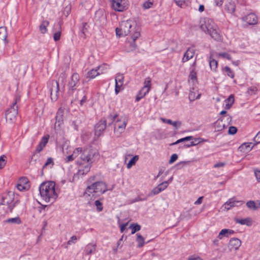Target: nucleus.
Segmentation results:
<instances>
[{"label": "nucleus", "mask_w": 260, "mask_h": 260, "mask_svg": "<svg viewBox=\"0 0 260 260\" xmlns=\"http://www.w3.org/2000/svg\"><path fill=\"white\" fill-rule=\"evenodd\" d=\"M180 140L181 142H183L184 141L193 140V137L192 136H187L185 138L180 139Z\"/></svg>", "instance_id": "nucleus-62"}, {"label": "nucleus", "mask_w": 260, "mask_h": 260, "mask_svg": "<svg viewBox=\"0 0 260 260\" xmlns=\"http://www.w3.org/2000/svg\"><path fill=\"white\" fill-rule=\"evenodd\" d=\"M136 236V241L138 243L137 246L139 248H141L145 244L144 238L139 234H137Z\"/></svg>", "instance_id": "nucleus-32"}, {"label": "nucleus", "mask_w": 260, "mask_h": 260, "mask_svg": "<svg viewBox=\"0 0 260 260\" xmlns=\"http://www.w3.org/2000/svg\"><path fill=\"white\" fill-rule=\"evenodd\" d=\"M55 183L53 181L42 183L39 187L40 194L46 202H54L58 195L55 189Z\"/></svg>", "instance_id": "nucleus-1"}, {"label": "nucleus", "mask_w": 260, "mask_h": 260, "mask_svg": "<svg viewBox=\"0 0 260 260\" xmlns=\"http://www.w3.org/2000/svg\"><path fill=\"white\" fill-rule=\"evenodd\" d=\"M61 116L62 111L58 110L57 112V115L56 116V121H58V122H60V121H62Z\"/></svg>", "instance_id": "nucleus-54"}, {"label": "nucleus", "mask_w": 260, "mask_h": 260, "mask_svg": "<svg viewBox=\"0 0 260 260\" xmlns=\"http://www.w3.org/2000/svg\"><path fill=\"white\" fill-rule=\"evenodd\" d=\"M254 141L256 144L260 143V132H258L257 135L253 138Z\"/></svg>", "instance_id": "nucleus-57"}, {"label": "nucleus", "mask_w": 260, "mask_h": 260, "mask_svg": "<svg viewBox=\"0 0 260 260\" xmlns=\"http://www.w3.org/2000/svg\"><path fill=\"white\" fill-rule=\"evenodd\" d=\"M99 157L100 154L98 151L90 147L83 149L82 153L80 156V159L83 161L90 165L97 161Z\"/></svg>", "instance_id": "nucleus-5"}, {"label": "nucleus", "mask_w": 260, "mask_h": 260, "mask_svg": "<svg viewBox=\"0 0 260 260\" xmlns=\"http://www.w3.org/2000/svg\"><path fill=\"white\" fill-rule=\"evenodd\" d=\"M96 250V245L88 244L85 247V253L86 255H89L93 253Z\"/></svg>", "instance_id": "nucleus-25"}, {"label": "nucleus", "mask_w": 260, "mask_h": 260, "mask_svg": "<svg viewBox=\"0 0 260 260\" xmlns=\"http://www.w3.org/2000/svg\"><path fill=\"white\" fill-rule=\"evenodd\" d=\"M95 15H96V17H98L100 15L101 16H102V20H103V21H104L106 19V16L103 15L102 12H101V11L96 12L95 13Z\"/></svg>", "instance_id": "nucleus-60"}, {"label": "nucleus", "mask_w": 260, "mask_h": 260, "mask_svg": "<svg viewBox=\"0 0 260 260\" xmlns=\"http://www.w3.org/2000/svg\"><path fill=\"white\" fill-rule=\"evenodd\" d=\"M109 68V66L107 64H103L101 66L97 67V69L98 71L100 72L101 74H103L104 73V71L107 70Z\"/></svg>", "instance_id": "nucleus-43"}, {"label": "nucleus", "mask_w": 260, "mask_h": 260, "mask_svg": "<svg viewBox=\"0 0 260 260\" xmlns=\"http://www.w3.org/2000/svg\"><path fill=\"white\" fill-rule=\"evenodd\" d=\"M54 164L53 158L51 157L48 158L46 162L45 163V164L43 166V169H42V175L43 174V170L45 168H46L48 166H50V168H51L54 166Z\"/></svg>", "instance_id": "nucleus-35"}, {"label": "nucleus", "mask_w": 260, "mask_h": 260, "mask_svg": "<svg viewBox=\"0 0 260 260\" xmlns=\"http://www.w3.org/2000/svg\"><path fill=\"white\" fill-rule=\"evenodd\" d=\"M83 151V150L82 148H80V147H79V148H77L74 151H73V155L74 156V157L75 158L77 157V156H79V155H81V154L82 153Z\"/></svg>", "instance_id": "nucleus-42"}, {"label": "nucleus", "mask_w": 260, "mask_h": 260, "mask_svg": "<svg viewBox=\"0 0 260 260\" xmlns=\"http://www.w3.org/2000/svg\"><path fill=\"white\" fill-rule=\"evenodd\" d=\"M94 204L96 206V209L99 212L102 211L103 210V204L99 200L95 201Z\"/></svg>", "instance_id": "nucleus-45"}, {"label": "nucleus", "mask_w": 260, "mask_h": 260, "mask_svg": "<svg viewBox=\"0 0 260 260\" xmlns=\"http://www.w3.org/2000/svg\"><path fill=\"white\" fill-rule=\"evenodd\" d=\"M71 6L70 5H69L67 6L64 9V13L66 15V16H68L71 12Z\"/></svg>", "instance_id": "nucleus-58"}, {"label": "nucleus", "mask_w": 260, "mask_h": 260, "mask_svg": "<svg viewBox=\"0 0 260 260\" xmlns=\"http://www.w3.org/2000/svg\"><path fill=\"white\" fill-rule=\"evenodd\" d=\"M223 237H228L227 229H222L218 234V238L221 239Z\"/></svg>", "instance_id": "nucleus-44"}, {"label": "nucleus", "mask_w": 260, "mask_h": 260, "mask_svg": "<svg viewBox=\"0 0 260 260\" xmlns=\"http://www.w3.org/2000/svg\"><path fill=\"white\" fill-rule=\"evenodd\" d=\"M237 128L235 126H231L229 127L228 132L230 135H234L237 133Z\"/></svg>", "instance_id": "nucleus-51"}, {"label": "nucleus", "mask_w": 260, "mask_h": 260, "mask_svg": "<svg viewBox=\"0 0 260 260\" xmlns=\"http://www.w3.org/2000/svg\"><path fill=\"white\" fill-rule=\"evenodd\" d=\"M6 222L9 223H15L19 224L21 223V220L19 217H16L14 218H9L6 221Z\"/></svg>", "instance_id": "nucleus-36"}, {"label": "nucleus", "mask_w": 260, "mask_h": 260, "mask_svg": "<svg viewBox=\"0 0 260 260\" xmlns=\"http://www.w3.org/2000/svg\"><path fill=\"white\" fill-rule=\"evenodd\" d=\"M20 100V97L16 96L11 107L6 112V121L10 123L14 122L16 119L18 114V106L16 104Z\"/></svg>", "instance_id": "nucleus-7"}, {"label": "nucleus", "mask_w": 260, "mask_h": 260, "mask_svg": "<svg viewBox=\"0 0 260 260\" xmlns=\"http://www.w3.org/2000/svg\"><path fill=\"white\" fill-rule=\"evenodd\" d=\"M92 165L87 163L84 164V162L82 163L79 167L77 174L79 176H82L86 174L90 171Z\"/></svg>", "instance_id": "nucleus-16"}, {"label": "nucleus", "mask_w": 260, "mask_h": 260, "mask_svg": "<svg viewBox=\"0 0 260 260\" xmlns=\"http://www.w3.org/2000/svg\"><path fill=\"white\" fill-rule=\"evenodd\" d=\"M137 27L134 22L131 20L123 21L121 22L119 27L116 28V34L120 37L125 36L130 32H135Z\"/></svg>", "instance_id": "nucleus-4"}, {"label": "nucleus", "mask_w": 260, "mask_h": 260, "mask_svg": "<svg viewBox=\"0 0 260 260\" xmlns=\"http://www.w3.org/2000/svg\"><path fill=\"white\" fill-rule=\"evenodd\" d=\"M7 161V157L5 155L0 156V169H2L5 166Z\"/></svg>", "instance_id": "nucleus-38"}, {"label": "nucleus", "mask_w": 260, "mask_h": 260, "mask_svg": "<svg viewBox=\"0 0 260 260\" xmlns=\"http://www.w3.org/2000/svg\"><path fill=\"white\" fill-rule=\"evenodd\" d=\"M115 84H117L121 86H122L124 81V76L122 74H118L115 79Z\"/></svg>", "instance_id": "nucleus-31"}, {"label": "nucleus", "mask_w": 260, "mask_h": 260, "mask_svg": "<svg viewBox=\"0 0 260 260\" xmlns=\"http://www.w3.org/2000/svg\"><path fill=\"white\" fill-rule=\"evenodd\" d=\"M49 22L48 21H43L41 24L40 25V30L42 34H45L47 31V27L49 25Z\"/></svg>", "instance_id": "nucleus-30"}, {"label": "nucleus", "mask_w": 260, "mask_h": 260, "mask_svg": "<svg viewBox=\"0 0 260 260\" xmlns=\"http://www.w3.org/2000/svg\"><path fill=\"white\" fill-rule=\"evenodd\" d=\"M257 203L258 204V206L254 201H249L246 203V206L248 209L255 211L260 207V201H257Z\"/></svg>", "instance_id": "nucleus-23"}, {"label": "nucleus", "mask_w": 260, "mask_h": 260, "mask_svg": "<svg viewBox=\"0 0 260 260\" xmlns=\"http://www.w3.org/2000/svg\"><path fill=\"white\" fill-rule=\"evenodd\" d=\"M7 37V29L5 27H0V40L2 41L6 40Z\"/></svg>", "instance_id": "nucleus-33"}, {"label": "nucleus", "mask_w": 260, "mask_h": 260, "mask_svg": "<svg viewBox=\"0 0 260 260\" xmlns=\"http://www.w3.org/2000/svg\"><path fill=\"white\" fill-rule=\"evenodd\" d=\"M140 36V28H137L135 31L133 33L129 40L126 43V50L127 52H131L135 50L137 47V45L135 41Z\"/></svg>", "instance_id": "nucleus-9"}, {"label": "nucleus", "mask_w": 260, "mask_h": 260, "mask_svg": "<svg viewBox=\"0 0 260 260\" xmlns=\"http://www.w3.org/2000/svg\"><path fill=\"white\" fill-rule=\"evenodd\" d=\"M66 79V74L62 73L58 78V81L52 80L50 82L51 87L50 89V96L52 101H56L58 97V93L59 91V82L61 81L63 82Z\"/></svg>", "instance_id": "nucleus-8"}, {"label": "nucleus", "mask_w": 260, "mask_h": 260, "mask_svg": "<svg viewBox=\"0 0 260 260\" xmlns=\"http://www.w3.org/2000/svg\"><path fill=\"white\" fill-rule=\"evenodd\" d=\"M139 159V156L138 155H135L128 162V163L127 164V168L128 169L131 168L133 165H134L136 162L138 161Z\"/></svg>", "instance_id": "nucleus-37"}, {"label": "nucleus", "mask_w": 260, "mask_h": 260, "mask_svg": "<svg viewBox=\"0 0 260 260\" xmlns=\"http://www.w3.org/2000/svg\"><path fill=\"white\" fill-rule=\"evenodd\" d=\"M242 20L249 25H255L257 23V17L254 13H250L243 17Z\"/></svg>", "instance_id": "nucleus-15"}, {"label": "nucleus", "mask_w": 260, "mask_h": 260, "mask_svg": "<svg viewBox=\"0 0 260 260\" xmlns=\"http://www.w3.org/2000/svg\"><path fill=\"white\" fill-rule=\"evenodd\" d=\"M200 96L201 94L199 93L198 91L194 88H192V89L190 90L188 98L190 102H193L197 99H200Z\"/></svg>", "instance_id": "nucleus-21"}, {"label": "nucleus", "mask_w": 260, "mask_h": 260, "mask_svg": "<svg viewBox=\"0 0 260 260\" xmlns=\"http://www.w3.org/2000/svg\"><path fill=\"white\" fill-rule=\"evenodd\" d=\"M178 158V155L177 154H173L171 155V158H170V159L169 160V163L170 164H172L173 163L174 161H175Z\"/></svg>", "instance_id": "nucleus-55"}, {"label": "nucleus", "mask_w": 260, "mask_h": 260, "mask_svg": "<svg viewBox=\"0 0 260 260\" xmlns=\"http://www.w3.org/2000/svg\"><path fill=\"white\" fill-rule=\"evenodd\" d=\"M200 28L205 32H207L211 37L217 41L222 40V36L218 26L212 20L205 18L200 21Z\"/></svg>", "instance_id": "nucleus-2"}, {"label": "nucleus", "mask_w": 260, "mask_h": 260, "mask_svg": "<svg viewBox=\"0 0 260 260\" xmlns=\"http://www.w3.org/2000/svg\"><path fill=\"white\" fill-rule=\"evenodd\" d=\"M161 191L162 189L157 185L151 190V192L148 194V196H155Z\"/></svg>", "instance_id": "nucleus-41"}, {"label": "nucleus", "mask_w": 260, "mask_h": 260, "mask_svg": "<svg viewBox=\"0 0 260 260\" xmlns=\"http://www.w3.org/2000/svg\"><path fill=\"white\" fill-rule=\"evenodd\" d=\"M241 242L238 238H232L229 242V245L232 248L237 249L241 245Z\"/></svg>", "instance_id": "nucleus-22"}, {"label": "nucleus", "mask_w": 260, "mask_h": 260, "mask_svg": "<svg viewBox=\"0 0 260 260\" xmlns=\"http://www.w3.org/2000/svg\"><path fill=\"white\" fill-rule=\"evenodd\" d=\"M158 186L162 189V191L166 189L168 186V181H164L159 184Z\"/></svg>", "instance_id": "nucleus-49"}, {"label": "nucleus", "mask_w": 260, "mask_h": 260, "mask_svg": "<svg viewBox=\"0 0 260 260\" xmlns=\"http://www.w3.org/2000/svg\"><path fill=\"white\" fill-rule=\"evenodd\" d=\"M189 78L192 81H197V78L196 72L193 70L191 71L189 75Z\"/></svg>", "instance_id": "nucleus-47"}, {"label": "nucleus", "mask_w": 260, "mask_h": 260, "mask_svg": "<svg viewBox=\"0 0 260 260\" xmlns=\"http://www.w3.org/2000/svg\"><path fill=\"white\" fill-rule=\"evenodd\" d=\"M128 0H112V8L116 11L122 12L128 8Z\"/></svg>", "instance_id": "nucleus-10"}, {"label": "nucleus", "mask_w": 260, "mask_h": 260, "mask_svg": "<svg viewBox=\"0 0 260 260\" xmlns=\"http://www.w3.org/2000/svg\"><path fill=\"white\" fill-rule=\"evenodd\" d=\"M151 87V79L150 77H147L145 80V81L144 82V86L143 87L144 88L149 89V90H150Z\"/></svg>", "instance_id": "nucleus-39"}, {"label": "nucleus", "mask_w": 260, "mask_h": 260, "mask_svg": "<svg viewBox=\"0 0 260 260\" xmlns=\"http://www.w3.org/2000/svg\"><path fill=\"white\" fill-rule=\"evenodd\" d=\"M107 124V120L105 119L101 120L95 125V135L100 137L105 131Z\"/></svg>", "instance_id": "nucleus-14"}, {"label": "nucleus", "mask_w": 260, "mask_h": 260, "mask_svg": "<svg viewBox=\"0 0 260 260\" xmlns=\"http://www.w3.org/2000/svg\"><path fill=\"white\" fill-rule=\"evenodd\" d=\"M223 71L226 73V75L231 78L235 77L234 72L228 66L224 67Z\"/></svg>", "instance_id": "nucleus-40"}, {"label": "nucleus", "mask_w": 260, "mask_h": 260, "mask_svg": "<svg viewBox=\"0 0 260 260\" xmlns=\"http://www.w3.org/2000/svg\"><path fill=\"white\" fill-rule=\"evenodd\" d=\"M209 62L211 69L214 71H216L218 66V61L210 56L209 58Z\"/></svg>", "instance_id": "nucleus-29"}, {"label": "nucleus", "mask_w": 260, "mask_h": 260, "mask_svg": "<svg viewBox=\"0 0 260 260\" xmlns=\"http://www.w3.org/2000/svg\"><path fill=\"white\" fill-rule=\"evenodd\" d=\"M117 114H115L113 116L112 115H110L109 116H108V117L107 118L108 120L109 121V125H110L114 120H115V119H116V118L117 117Z\"/></svg>", "instance_id": "nucleus-56"}, {"label": "nucleus", "mask_w": 260, "mask_h": 260, "mask_svg": "<svg viewBox=\"0 0 260 260\" xmlns=\"http://www.w3.org/2000/svg\"><path fill=\"white\" fill-rule=\"evenodd\" d=\"M194 49L193 47L188 48L185 52L183 57L182 58L183 62H185L192 58L194 55Z\"/></svg>", "instance_id": "nucleus-18"}, {"label": "nucleus", "mask_w": 260, "mask_h": 260, "mask_svg": "<svg viewBox=\"0 0 260 260\" xmlns=\"http://www.w3.org/2000/svg\"><path fill=\"white\" fill-rule=\"evenodd\" d=\"M225 103H226L225 108L226 109H230L234 103V95L233 94L230 95L229 97L225 100Z\"/></svg>", "instance_id": "nucleus-28"}, {"label": "nucleus", "mask_w": 260, "mask_h": 260, "mask_svg": "<svg viewBox=\"0 0 260 260\" xmlns=\"http://www.w3.org/2000/svg\"><path fill=\"white\" fill-rule=\"evenodd\" d=\"M77 239L76 236H73L71 237L70 240L68 241L67 243L68 245H71L72 243H75V241Z\"/></svg>", "instance_id": "nucleus-59"}, {"label": "nucleus", "mask_w": 260, "mask_h": 260, "mask_svg": "<svg viewBox=\"0 0 260 260\" xmlns=\"http://www.w3.org/2000/svg\"><path fill=\"white\" fill-rule=\"evenodd\" d=\"M61 36V32L55 31L53 35V39L55 41H57L60 40Z\"/></svg>", "instance_id": "nucleus-52"}, {"label": "nucleus", "mask_w": 260, "mask_h": 260, "mask_svg": "<svg viewBox=\"0 0 260 260\" xmlns=\"http://www.w3.org/2000/svg\"><path fill=\"white\" fill-rule=\"evenodd\" d=\"M149 89L144 88L142 87V88L139 91V93L137 95L136 97V101L139 102L144 98L149 91Z\"/></svg>", "instance_id": "nucleus-24"}, {"label": "nucleus", "mask_w": 260, "mask_h": 260, "mask_svg": "<svg viewBox=\"0 0 260 260\" xmlns=\"http://www.w3.org/2000/svg\"><path fill=\"white\" fill-rule=\"evenodd\" d=\"M100 74V72L98 71L97 69H92L88 71L86 75V77L88 79H93Z\"/></svg>", "instance_id": "nucleus-27"}, {"label": "nucleus", "mask_w": 260, "mask_h": 260, "mask_svg": "<svg viewBox=\"0 0 260 260\" xmlns=\"http://www.w3.org/2000/svg\"><path fill=\"white\" fill-rule=\"evenodd\" d=\"M153 5V0H148L143 4V7L145 9L150 8Z\"/></svg>", "instance_id": "nucleus-48"}, {"label": "nucleus", "mask_w": 260, "mask_h": 260, "mask_svg": "<svg viewBox=\"0 0 260 260\" xmlns=\"http://www.w3.org/2000/svg\"><path fill=\"white\" fill-rule=\"evenodd\" d=\"M235 221L236 223L241 224L242 225L250 226L252 224L251 220L250 218H246L245 219L235 218Z\"/></svg>", "instance_id": "nucleus-26"}, {"label": "nucleus", "mask_w": 260, "mask_h": 260, "mask_svg": "<svg viewBox=\"0 0 260 260\" xmlns=\"http://www.w3.org/2000/svg\"><path fill=\"white\" fill-rule=\"evenodd\" d=\"M49 138V135H48L44 136L42 138L41 141L40 142L38 146H37L36 149V153H39L43 149V148L45 147L46 145L48 143Z\"/></svg>", "instance_id": "nucleus-17"}, {"label": "nucleus", "mask_w": 260, "mask_h": 260, "mask_svg": "<svg viewBox=\"0 0 260 260\" xmlns=\"http://www.w3.org/2000/svg\"><path fill=\"white\" fill-rule=\"evenodd\" d=\"M80 85V77L78 73H74L68 81V86L70 92L73 91Z\"/></svg>", "instance_id": "nucleus-11"}, {"label": "nucleus", "mask_w": 260, "mask_h": 260, "mask_svg": "<svg viewBox=\"0 0 260 260\" xmlns=\"http://www.w3.org/2000/svg\"><path fill=\"white\" fill-rule=\"evenodd\" d=\"M108 190L107 184L103 181H97L87 186L86 192L95 193L98 196L104 193Z\"/></svg>", "instance_id": "nucleus-6"}, {"label": "nucleus", "mask_w": 260, "mask_h": 260, "mask_svg": "<svg viewBox=\"0 0 260 260\" xmlns=\"http://www.w3.org/2000/svg\"><path fill=\"white\" fill-rule=\"evenodd\" d=\"M141 225L137 223H132L129 227V229H132V234H134L137 232L141 230Z\"/></svg>", "instance_id": "nucleus-34"}, {"label": "nucleus", "mask_w": 260, "mask_h": 260, "mask_svg": "<svg viewBox=\"0 0 260 260\" xmlns=\"http://www.w3.org/2000/svg\"><path fill=\"white\" fill-rule=\"evenodd\" d=\"M218 56H221L223 58H226L227 59L230 60H231L232 59V57L231 56V55L230 54H229L228 53H225V52H223V53H219L218 54Z\"/></svg>", "instance_id": "nucleus-50"}, {"label": "nucleus", "mask_w": 260, "mask_h": 260, "mask_svg": "<svg viewBox=\"0 0 260 260\" xmlns=\"http://www.w3.org/2000/svg\"><path fill=\"white\" fill-rule=\"evenodd\" d=\"M223 118L219 119L214 123L215 131H221L227 126V125L223 122Z\"/></svg>", "instance_id": "nucleus-19"}, {"label": "nucleus", "mask_w": 260, "mask_h": 260, "mask_svg": "<svg viewBox=\"0 0 260 260\" xmlns=\"http://www.w3.org/2000/svg\"><path fill=\"white\" fill-rule=\"evenodd\" d=\"M193 141H191L190 143V146H194L197 145L198 144H200V138H193Z\"/></svg>", "instance_id": "nucleus-53"}, {"label": "nucleus", "mask_w": 260, "mask_h": 260, "mask_svg": "<svg viewBox=\"0 0 260 260\" xmlns=\"http://www.w3.org/2000/svg\"><path fill=\"white\" fill-rule=\"evenodd\" d=\"M75 158L74 157L73 154L70 155L66 158V162H68L69 161H73Z\"/></svg>", "instance_id": "nucleus-63"}, {"label": "nucleus", "mask_w": 260, "mask_h": 260, "mask_svg": "<svg viewBox=\"0 0 260 260\" xmlns=\"http://www.w3.org/2000/svg\"><path fill=\"white\" fill-rule=\"evenodd\" d=\"M14 192L12 191L2 194L0 205L7 206L6 208H4L5 213H11L13 209L19 203L18 200H14Z\"/></svg>", "instance_id": "nucleus-3"}, {"label": "nucleus", "mask_w": 260, "mask_h": 260, "mask_svg": "<svg viewBox=\"0 0 260 260\" xmlns=\"http://www.w3.org/2000/svg\"><path fill=\"white\" fill-rule=\"evenodd\" d=\"M181 124V122L180 121H172V124L171 125H173L175 127L176 129H177V127L180 126Z\"/></svg>", "instance_id": "nucleus-64"}, {"label": "nucleus", "mask_w": 260, "mask_h": 260, "mask_svg": "<svg viewBox=\"0 0 260 260\" xmlns=\"http://www.w3.org/2000/svg\"><path fill=\"white\" fill-rule=\"evenodd\" d=\"M236 4L234 2L230 1L225 5V10L229 13L235 15Z\"/></svg>", "instance_id": "nucleus-20"}, {"label": "nucleus", "mask_w": 260, "mask_h": 260, "mask_svg": "<svg viewBox=\"0 0 260 260\" xmlns=\"http://www.w3.org/2000/svg\"><path fill=\"white\" fill-rule=\"evenodd\" d=\"M244 201L236 200L235 198L229 199L223 205L224 208L229 210L233 207H239L244 204Z\"/></svg>", "instance_id": "nucleus-13"}, {"label": "nucleus", "mask_w": 260, "mask_h": 260, "mask_svg": "<svg viewBox=\"0 0 260 260\" xmlns=\"http://www.w3.org/2000/svg\"><path fill=\"white\" fill-rule=\"evenodd\" d=\"M255 176L258 181L260 182V170H256L254 171Z\"/></svg>", "instance_id": "nucleus-61"}, {"label": "nucleus", "mask_w": 260, "mask_h": 260, "mask_svg": "<svg viewBox=\"0 0 260 260\" xmlns=\"http://www.w3.org/2000/svg\"><path fill=\"white\" fill-rule=\"evenodd\" d=\"M126 125V121L117 120L115 123L114 134L117 137L120 136L121 134L124 132Z\"/></svg>", "instance_id": "nucleus-12"}, {"label": "nucleus", "mask_w": 260, "mask_h": 260, "mask_svg": "<svg viewBox=\"0 0 260 260\" xmlns=\"http://www.w3.org/2000/svg\"><path fill=\"white\" fill-rule=\"evenodd\" d=\"M61 24H62V21L59 20L56 24L54 25V30L55 31H61Z\"/></svg>", "instance_id": "nucleus-46"}]
</instances>
